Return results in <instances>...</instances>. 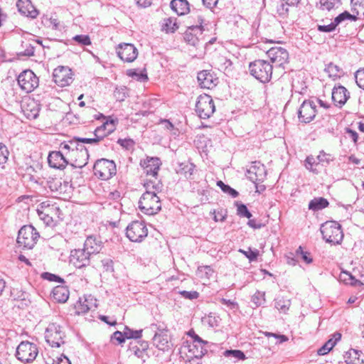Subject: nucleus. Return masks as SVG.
Segmentation results:
<instances>
[{
  "label": "nucleus",
  "instance_id": "18",
  "mask_svg": "<svg viewBox=\"0 0 364 364\" xmlns=\"http://www.w3.org/2000/svg\"><path fill=\"white\" fill-rule=\"evenodd\" d=\"M92 254L85 247L71 251L70 261L76 268H82L90 264Z\"/></svg>",
  "mask_w": 364,
  "mask_h": 364
},
{
  "label": "nucleus",
  "instance_id": "28",
  "mask_svg": "<svg viewBox=\"0 0 364 364\" xmlns=\"http://www.w3.org/2000/svg\"><path fill=\"white\" fill-rule=\"evenodd\" d=\"M170 7L178 16L186 15L190 11V4L187 0H172Z\"/></svg>",
  "mask_w": 364,
  "mask_h": 364
},
{
  "label": "nucleus",
  "instance_id": "29",
  "mask_svg": "<svg viewBox=\"0 0 364 364\" xmlns=\"http://www.w3.org/2000/svg\"><path fill=\"white\" fill-rule=\"evenodd\" d=\"M80 137L75 136L68 141H63L60 144L59 149L65 151L66 155L73 156L75 151L77 149V146L80 142Z\"/></svg>",
  "mask_w": 364,
  "mask_h": 364
},
{
  "label": "nucleus",
  "instance_id": "39",
  "mask_svg": "<svg viewBox=\"0 0 364 364\" xmlns=\"http://www.w3.org/2000/svg\"><path fill=\"white\" fill-rule=\"evenodd\" d=\"M235 205L237 207V215L241 218H251L252 215L248 210L246 205L240 201H235Z\"/></svg>",
  "mask_w": 364,
  "mask_h": 364
},
{
  "label": "nucleus",
  "instance_id": "4",
  "mask_svg": "<svg viewBox=\"0 0 364 364\" xmlns=\"http://www.w3.org/2000/svg\"><path fill=\"white\" fill-rule=\"evenodd\" d=\"M40 235L31 225H23L18 230L17 244L23 249L31 250L36 244Z\"/></svg>",
  "mask_w": 364,
  "mask_h": 364
},
{
  "label": "nucleus",
  "instance_id": "58",
  "mask_svg": "<svg viewBox=\"0 0 364 364\" xmlns=\"http://www.w3.org/2000/svg\"><path fill=\"white\" fill-rule=\"evenodd\" d=\"M296 256H301V259L306 264H310L313 262V259L310 255V252H304L301 246H299V248L296 250Z\"/></svg>",
  "mask_w": 364,
  "mask_h": 364
},
{
  "label": "nucleus",
  "instance_id": "6",
  "mask_svg": "<svg viewBox=\"0 0 364 364\" xmlns=\"http://www.w3.org/2000/svg\"><path fill=\"white\" fill-rule=\"evenodd\" d=\"M38 353L37 346L29 341H22L16 348V358L26 363H32L36 358Z\"/></svg>",
  "mask_w": 364,
  "mask_h": 364
},
{
  "label": "nucleus",
  "instance_id": "27",
  "mask_svg": "<svg viewBox=\"0 0 364 364\" xmlns=\"http://www.w3.org/2000/svg\"><path fill=\"white\" fill-rule=\"evenodd\" d=\"M346 364H362L364 360V354L362 350L350 348L344 355Z\"/></svg>",
  "mask_w": 364,
  "mask_h": 364
},
{
  "label": "nucleus",
  "instance_id": "51",
  "mask_svg": "<svg viewBox=\"0 0 364 364\" xmlns=\"http://www.w3.org/2000/svg\"><path fill=\"white\" fill-rule=\"evenodd\" d=\"M335 345L336 341H333V339H329L317 350V353L320 355H324L327 354Z\"/></svg>",
  "mask_w": 364,
  "mask_h": 364
},
{
  "label": "nucleus",
  "instance_id": "49",
  "mask_svg": "<svg viewBox=\"0 0 364 364\" xmlns=\"http://www.w3.org/2000/svg\"><path fill=\"white\" fill-rule=\"evenodd\" d=\"M144 187L146 191L154 190L153 192H159L162 189L163 184L160 181L156 182L152 180H147L144 183Z\"/></svg>",
  "mask_w": 364,
  "mask_h": 364
},
{
  "label": "nucleus",
  "instance_id": "40",
  "mask_svg": "<svg viewBox=\"0 0 364 364\" xmlns=\"http://www.w3.org/2000/svg\"><path fill=\"white\" fill-rule=\"evenodd\" d=\"M124 331L126 339H134V341H139L142 336L143 330H133L129 326H125Z\"/></svg>",
  "mask_w": 364,
  "mask_h": 364
},
{
  "label": "nucleus",
  "instance_id": "44",
  "mask_svg": "<svg viewBox=\"0 0 364 364\" xmlns=\"http://www.w3.org/2000/svg\"><path fill=\"white\" fill-rule=\"evenodd\" d=\"M291 305V301L289 299H284V298H278L275 299L274 306L280 311L285 313L289 310Z\"/></svg>",
  "mask_w": 364,
  "mask_h": 364
},
{
  "label": "nucleus",
  "instance_id": "9",
  "mask_svg": "<svg viewBox=\"0 0 364 364\" xmlns=\"http://www.w3.org/2000/svg\"><path fill=\"white\" fill-rule=\"evenodd\" d=\"M147 235L148 229L143 221H132L126 228V236L133 242H141Z\"/></svg>",
  "mask_w": 364,
  "mask_h": 364
},
{
  "label": "nucleus",
  "instance_id": "2",
  "mask_svg": "<svg viewBox=\"0 0 364 364\" xmlns=\"http://www.w3.org/2000/svg\"><path fill=\"white\" fill-rule=\"evenodd\" d=\"M323 239L328 243L339 245L343 238L341 225L336 221H326L321 225Z\"/></svg>",
  "mask_w": 364,
  "mask_h": 364
},
{
  "label": "nucleus",
  "instance_id": "50",
  "mask_svg": "<svg viewBox=\"0 0 364 364\" xmlns=\"http://www.w3.org/2000/svg\"><path fill=\"white\" fill-rule=\"evenodd\" d=\"M317 162L316 161V159L312 155L308 156L305 159V167L306 169H308L309 171L314 173H318V171L314 168V165H318Z\"/></svg>",
  "mask_w": 364,
  "mask_h": 364
},
{
  "label": "nucleus",
  "instance_id": "22",
  "mask_svg": "<svg viewBox=\"0 0 364 364\" xmlns=\"http://www.w3.org/2000/svg\"><path fill=\"white\" fill-rule=\"evenodd\" d=\"M350 97V92L343 85L335 86L332 90L331 99L334 105L341 107Z\"/></svg>",
  "mask_w": 364,
  "mask_h": 364
},
{
  "label": "nucleus",
  "instance_id": "1",
  "mask_svg": "<svg viewBox=\"0 0 364 364\" xmlns=\"http://www.w3.org/2000/svg\"><path fill=\"white\" fill-rule=\"evenodd\" d=\"M273 65L265 60H255L249 64L250 74L262 83L269 82L272 76Z\"/></svg>",
  "mask_w": 364,
  "mask_h": 364
},
{
  "label": "nucleus",
  "instance_id": "8",
  "mask_svg": "<svg viewBox=\"0 0 364 364\" xmlns=\"http://www.w3.org/2000/svg\"><path fill=\"white\" fill-rule=\"evenodd\" d=\"M215 110V103L210 95L203 94L198 96L196 104V112L200 119H208Z\"/></svg>",
  "mask_w": 364,
  "mask_h": 364
},
{
  "label": "nucleus",
  "instance_id": "60",
  "mask_svg": "<svg viewBox=\"0 0 364 364\" xmlns=\"http://www.w3.org/2000/svg\"><path fill=\"white\" fill-rule=\"evenodd\" d=\"M355 79L357 85L364 90V68L362 69L358 70L355 73Z\"/></svg>",
  "mask_w": 364,
  "mask_h": 364
},
{
  "label": "nucleus",
  "instance_id": "57",
  "mask_svg": "<svg viewBox=\"0 0 364 364\" xmlns=\"http://www.w3.org/2000/svg\"><path fill=\"white\" fill-rule=\"evenodd\" d=\"M105 122H107V124H109L106 127V134L107 136L116 129V126L119 121L117 118L112 119V117L109 116Z\"/></svg>",
  "mask_w": 364,
  "mask_h": 364
},
{
  "label": "nucleus",
  "instance_id": "17",
  "mask_svg": "<svg viewBox=\"0 0 364 364\" xmlns=\"http://www.w3.org/2000/svg\"><path fill=\"white\" fill-rule=\"evenodd\" d=\"M197 80L199 86L203 89L211 90L219 82L218 77L212 70H203L198 73Z\"/></svg>",
  "mask_w": 364,
  "mask_h": 364
},
{
  "label": "nucleus",
  "instance_id": "5",
  "mask_svg": "<svg viewBox=\"0 0 364 364\" xmlns=\"http://www.w3.org/2000/svg\"><path fill=\"white\" fill-rule=\"evenodd\" d=\"M93 171L95 176L99 179L109 180L117 173L116 164L113 160L97 159L93 166Z\"/></svg>",
  "mask_w": 364,
  "mask_h": 364
},
{
  "label": "nucleus",
  "instance_id": "23",
  "mask_svg": "<svg viewBox=\"0 0 364 364\" xmlns=\"http://www.w3.org/2000/svg\"><path fill=\"white\" fill-rule=\"evenodd\" d=\"M16 6L21 15L31 18H36L39 14L38 11L32 4L31 0H18Z\"/></svg>",
  "mask_w": 364,
  "mask_h": 364
},
{
  "label": "nucleus",
  "instance_id": "53",
  "mask_svg": "<svg viewBox=\"0 0 364 364\" xmlns=\"http://www.w3.org/2000/svg\"><path fill=\"white\" fill-rule=\"evenodd\" d=\"M338 26V25L333 19V21L328 25H317V30L321 33H331L336 31Z\"/></svg>",
  "mask_w": 364,
  "mask_h": 364
},
{
  "label": "nucleus",
  "instance_id": "21",
  "mask_svg": "<svg viewBox=\"0 0 364 364\" xmlns=\"http://www.w3.org/2000/svg\"><path fill=\"white\" fill-rule=\"evenodd\" d=\"M149 346L148 341L143 340L134 341L129 343V350L132 352L137 358L142 359L143 362H145L146 358H149L147 353Z\"/></svg>",
  "mask_w": 364,
  "mask_h": 364
},
{
  "label": "nucleus",
  "instance_id": "38",
  "mask_svg": "<svg viewBox=\"0 0 364 364\" xmlns=\"http://www.w3.org/2000/svg\"><path fill=\"white\" fill-rule=\"evenodd\" d=\"M317 164H321L322 166H326L331 162L335 160V157L328 153L325 152L323 150L319 151V154L317 156Z\"/></svg>",
  "mask_w": 364,
  "mask_h": 364
},
{
  "label": "nucleus",
  "instance_id": "42",
  "mask_svg": "<svg viewBox=\"0 0 364 364\" xmlns=\"http://www.w3.org/2000/svg\"><path fill=\"white\" fill-rule=\"evenodd\" d=\"M127 75L134 79H136L141 82H145L148 80V76L146 73L139 72L137 69H129L127 70Z\"/></svg>",
  "mask_w": 364,
  "mask_h": 364
},
{
  "label": "nucleus",
  "instance_id": "26",
  "mask_svg": "<svg viewBox=\"0 0 364 364\" xmlns=\"http://www.w3.org/2000/svg\"><path fill=\"white\" fill-rule=\"evenodd\" d=\"M195 168L196 166L194 164L190 161H185L178 164V166L176 168V172L186 179H193L192 176Z\"/></svg>",
  "mask_w": 364,
  "mask_h": 364
},
{
  "label": "nucleus",
  "instance_id": "41",
  "mask_svg": "<svg viewBox=\"0 0 364 364\" xmlns=\"http://www.w3.org/2000/svg\"><path fill=\"white\" fill-rule=\"evenodd\" d=\"M336 0H318L316 7L321 11H331L335 8Z\"/></svg>",
  "mask_w": 364,
  "mask_h": 364
},
{
  "label": "nucleus",
  "instance_id": "30",
  "mask_svg": "<svg viewBox=\"0 0 364 364\" xmlns=\"http://www.w3.org/2000/svg\"><path fill=\"white\" fill-rule=\"evenodd\" d=\"M53 297L58 303H65L69 298V289L64 286H57L53 289Z\"/></svg>",
  "mask_w": 364,
  "mask_h": 364
},
{
  "label": "nucleus",
  "instance_id": "36",
  "mask_svg": "<svg viewBox=\"0 0 364 364\" xmlns=\"http://www.w3.org/2000/svg\"><path fill=\"white\" fill-rule=\"evenodd\" d=\"M359 14L358 11H356V14H351L348 11H345L341 14H338L336 17L334 18L335 21L338 25L341 23L343 21L346 20H350L351 21H356L358 19V15Z\"/></svg>",
  "mask_w": 364,
  "mask_h": 364
},
{
  "label": "nucleus",
  "instance_id": "47",
  "mask_svg": "<svg viewBox=\"0 0 364 364\" xmlns=\"http://www.w3.org/2000/svg\"><path fill=\"white\" fill-rule=\"evenodd\" d=\"M21 46L23 48H25V50L23 51H21L18 53V56H26V57H31L34 55V46L28 43V42H22Z\"/></svg>",
  "mask_w": 364,
  "mask_h": 364
},
{
  "label": "nucleus",
  "instance_id": "13",
  "mask_svg": "<svg viewBox=\"0 0 364 364\" xmlns=\"http://www.w3.org/2000/svg\"><path fill=\"white\" fill-rule=\"evenodd\" d=\"M117 56L126 63H132L138 56V50L132 43H122L116 47Z\"/></svg>",
  "mask_w": 364,
  "mask_h": 364
},
{
  "label": "nucleus",
  "instance_id": "25",
  "mask_svg": "<svg viewBox=\"0 0 364 364\" xmlns=\"http://www.w3.org/2000/svg\"><path fill=\"white\" fill-rule=\"evenodd\" d=\"M84 247L91 254H97L103 247V242L100 237L90 235L87 237L84 242Z\"/></svg>",
  "mask_w": 364,
  "mask_h": 364
},
{
  "label": "nucleus",
  "instance_id": "19",
  "mask_svg": "<svg viewBox=\"0 0 364 364\" xmlns=\"http://www.w3.org/2000/svg\"><path fill=\"white\" fill-rule=\"evenodd\" d=\"M267 171L264 164L259 161H252L249 169L247 170L246 177L253 183L263 181L266 178Z\"/></svg>",
  "mask_w": 364,
  "mask_h": 364
},
{
  "label": "nucleus",
  "instance_id": "20",
  "mask_svg": "<svg viewBox=\"0 0 364 364\" xmlns=\"http://www.w3.org/2000/svg\"><path fill=\"white\" fill-rule=\"evenodd\" d=\"M140 165L144 170V173L147 176H152L157 178L159 171L161 166V161L158 157H147L144 161H141Z\"/></svg>",
  "mask_w": 364,
  "mask_h": 364
},
{
  "label": "nucleus",
  "instance_id": "12",
  "mask_svg": "<svg viewBox=\"0 0 364 364\" xmlns=\"http://www.w3.org/2000/svg\"><path fill=\"white\" fill-rule=\"evenodd\" d=\"M316 112L315 103L310 100H305L297 112L299 121L301 123L308 124L314 119Z\"/></svg>",
  "mask_w": 364,
  "mask_h": 364
},
{
  "label": "nucleus",
  "instance_id": "31",
  "mask_svg": "<svg viewBox=\"0 0 364 364\" xmlns=\"http://www.w3.org/2000/svg\"><path fill=\"white\" fill-rule=\"evenodd\" d=\"M81 154L79 153H75L73 154V156H71L70 155H67L68 160L69 161V164L74 168H82L85 166L87 165L88 159H89V154H85V157L83 159H81Z\"/></svg>",
  "mask_w": 364,
  "mask_h": 364
},
{
  "label": "nucleus",
  "instance_id": "33",
  "mask_svg": "<svg viewBox=\"0 0 364 364\" xmlns=\"http://www.w3.org/2000/svg\"><path fill=\"white\" fill-rule=\"evenodd\" d=\"M329 205V202L327 199L323 197L314 198L310 200L309 203V209L313 211H318L327 208Z\"/></svg>",
  "mask_w": 364,
  "mask_h": 364
},
{
  "label": "nucleus",
  "instance_id": "11",
  "mask_svg": "<svg viewBox=\"0 0 364 364\" xmlns=\"http://www.w3.org/2000/svg\"><path fill=\"white\" fill-rule=\"evenodd\" d=\"M18 84L22 90L29 93L33 91L39 85V80L31 70L22 71L17 78Z\"/></svg>",
  "mask_w": 364,
  "mask_h": 364
},
{
  "label": "nucleus",
  "instance_id": "54",
  "mask_svg": "<svg viewBox=\"0 0 364 364\" xmlns=\"http://www.w3.org/2000/svg\"><path fill=\"white\" fill-rule=\"evenodd\" d=\"M117 143L126 150L133 149L135 145V141L131 138L119 139Z\"/></svg>",
  "mask_w": 364,
  "mask_h": 364
},
{
  "label": "nucleus",
  "instance_id": "63",
  "mask_svg": "<svg viewBox=\"0 0 364 364\" xmlns=\"http://www.w3.org/2000/svg\"><path fill=\"white\" fill-rule=\"evenodd\" d=\"M210 213L214 215L213 220L215 222H218V221L223 222L225 220V219L227 218V210H226L220 209V210H218L217 212V213H216L215 210H213V212L211 211Z\"/></svg>",
  "mask_w": 364,
  "mask_h": 364
},
{
  "label": "nucleus",
  "instance_id": "10",
  "mask_svg": "<svg viewBox=\"0 0 364 364\" xmlns=\"http://www.w3.org/2000/svg\"><path fill=\"white\" fill-rule=\"evenodd\" d=\"M65 333L62 331L61 326L55 323L48 325L46 330L45 338L46 342L53 348H59L64 341Z\"/></svg>",
  "mask_w": 364,
  "mask_h": 364
},
{
  "label": "nucleus",
  "instance_id": "62",
  "mask_svg": "<svg viewBox=\"0 0 364 364\" xmlns=\"http://www.w3.org/2000/svg\"><path fill=\"white\" fill-rule=\"evenodd\" d=\"M9 151L6 146L0 143V165L4 164L8 160Z\"/></svg>",
  "mask_w": 364,
  "mask_h": 364
},
{
  "label": "nucleus",
  "instance_id": "34",
  "mask_svg": "<svg viewBox=\"0 0 364 364\" xmlns=\"http://www.w3.org/2000/svg\"><path fill=\"white\" fill-rule=\"evenodd\" d=\"M176 21V18L171 17L165 18L162 24V31L166 33H174L178 28Z\"/></svg>",
  "mask_w": 364,
  "mask_h": 364
},
{
  "label": "nucleus",
  "instance_id": "35",
  "mask_svg": "<svg viewBox=\"0 0 364 364\" xmlns=\"http://www.w3.org/2000/svg\"><path fill=\"white\" fill-rule=\"evenodd\" d=\"M324 71L328 74L330 77L337 78L341 77L343 70L338 65L329 63L326 65Z\"/></svg>",
  "mask_w": 364,
  "mask_h": 364
},
{
  "label": "nucleus",
  "instance_id": "45",
  "mask_svg": "<svg viewBox=\"0 0 364 364\" xmlns=\"http://www.w3.org/2000/svg\"><path fill=\"white\" fill-rule=\"evenodd\" d=\"M217 186L225 193L230 195L232 198H237L239 196V193L229 185L224 183L222 181L217 182Z\"/></svg>",
  "mask_w": 364,
  "mask_h": 364
},
{
  "label": "nucleus",
  "instance_id": "52",
  "mask_svg": "<svg viewBox=\"0 0 364 364\" xmlns=\"http://www.w3.org/2000/svg\"><path fill=\"white\" fill-rule=\"evenodd\" d=\"M290 6L286 4V2L282 1L281 0V2L277 6V14L282 18H284L288 16L289 9V7Z\"/></svg>",
  "mask_w": 364,
  "mask_h": 364
},
{
  "label": "nucleus",
  "instance_id": "15",
  "mask_svg": "<svg viewBox=\"0 0 364 364\" xmlns=\"http://www.w3.org/2000/svg\"><path fill=\"white\" fill-rule=\"evenodd\" d=\"M267 55L275 66L282 67L289 63V53L282 47H273L267 50Z\"/></svg>",
  "mask_w": 364,
  "mask_h": 364
},
{
  "label": "nucleus",
  "instance_id": "59",
  "mask_svg": "<svg viewBox=\"0 0 364 364\" xmlns=\"http://www.w3.org/2000/svg\"><path fill=\"white\" fill-rule=\"evenodd\" d=\"M73 40L77 42L79 45H91V40L88 35H76L73 38Z\"/></svg>",
  "mask_w": 364,
  "mask_h": 364
},
{
  "label": "nucleus",
  "instance_id": "24",
  "mask_svg": "<svg viewBox=\"0 0 364 364\" xmlns=\"http://www.w3.org/2000/svg\"><path fill=\"white\" fill-rule=\"evenodd\" d=\"M152 340L154 346L163 352L168 351L172 348L168 334L155 333Z\"/></svg>",
  "mask_w": 364,
  "mask_h": 364
},
{
  "label": "nucleus",
  "instance_id": "61",
  "mask_svg": "<svg viewBox=\"0 0 364 364\" xmlns=\"http://www.w3.org/2000/svg\"><path fill=\"white\" fill-rule=\"evenodd\" d=\"M265 294L264 292H261L259 291H257L255 294L252 297V301L257 306H261L265 301L264 299Z\"/></svg>",
  "mask_w": 364,
  "mask_h": 364
},
{
  "label": "nucleus",
  "instance_id": "37",
  "mask_svg": "<svg viewBox=\"0 0 364 364\" xmlns=\"http://www.w3.org/2000/svg\"><path fill=\"white\" fill-rule=\"evenodd\" d=\"M41 23L47 28H51L54 30L59 29V21L57 18L49 17L48 15H43L41 17Z\"/></svg>",
  "mask_w": 364,
  "mask_h": 364
},
{
  "label": "nucleus",
  "instance_id": "64",
  "mask_svg": "<svg viewBox=\"0 0 364 364\" xmlns=\"http://www.w3.org/2000/svg\"><path fill=\"white\" fill-rule=\"evenodd\" d=\"M103 269L105 272H114V262L110 258H106L101 261Z\"/></svg>",
  "mask_w": 364,
  "mask_h": 364
},
{
  "label": "nucleus",
  "instance_id": "48",
  "mask_svg": "<svg viewBox=\"0 0 364 364\" xmlns=\"http://www.w3.org/2000/svg\"><path fill=\"white\" fill-rule=\"evenodd\" d=\"M239 252L242 253L249 259L250 262H253V261L257 260V259L259 256V252L258 250H257V249L252 250L250 247H249L247 251L240 249Z\"/></svg>",
  "mask_w": 364,
  "mask_h": 364
},
{
  "label": "nucleus",
  "instance_id": "7",
  "mask_svg": "<svg viewBox=\"0 0 364 364\" xmlns=\"http://www.w3.org/2000/svg\"><path fill=\"white\" fill-rule=\"evenodd\" d=\"M205 19L202 16H198V25L188 26L183 33L184 41L192 46L196 47L200 42V36H202L205 28L203 26Z\"/></svg>",
  "mask_w": 364,
  "mask_h": 364
},
{
  "label": "nucleus",
  "instance_id": "43",
  "mask_svg": "<svg viewBox=\"0 0 364 364\" xmlns=\"http://www.w3.org/2000/svg\"><path fill=\"white\" fill-rule=\"evenodd\" d=\"M49 188L52 191H56L60 193L66 191L65 188L68 186V182H64V185L62 184L60 180H53L48 182Z\"/></svg>",
  "mask_w": 364,
  "mask_h": 364
},
{
  "label": "nucleus",
  "instance_id": "56",
  "mask_svg": "<svg viewBox=\"0 0 364 364\" xmlns=\"http://www.w3.org/2000/svg\"><path fill=\"white\" fill-rule=\"evenodd\" d=\"M41 277L43 279L48 280L49 282H58V283H64L65 282L64 279H63L62 277H60V276H58L57 274L50 273V272H43L41 274Z\"/></svg>",
  "mask_w": 364,
  "mask_h": 364
},
{
  "label": "nucleus",
  "instance_id": "46",
  "mask_svg": "<svg viewBox=\"0 0 364 364\" xmlns=\"http://www.w3.org/2000/svg\"><path fill=\"white\" fill-rule=\"evenodd\" d=\"M223 355L225 357H232L237 360H244L246 359L245 354L240 350H226Z\"/></svg>",
  "mask_w": 364,
  "mask_h": 364
},
{
  "label": "nucleus",
  "instance_id": "14",
  "mask_svg": "<svg viewBox=\"0 0 364 364\" xmlns=\"http://www.w3.org/2000/svg\"><path fill=\"white\" fill-rule=\"evenodd\" d=\"M53 80L60 87H65L70 85L73 81V73L68 66H58L53 73Z\"/></svg>",
  "mask_w": 364,
  "mask_h": 364
},
{
  "label": "nucleus",
  "instance_id": "3",
  "mask_svg": "<svg viewBox=\"0 0 364 364\" xmlns=\"http://www.w3.org/2000/svg\"><path fill=\"white\" fill-rule=\"evenodd\" d=\"M139 208L146 215H155L161 209L160 198L155 192L146 191L139 200Z\"/></svg>",
  "mask_w": 364,
  "mask_h": 364
},
{
  "label": "nucleus",
  "instance_id": "55",
  "mask_svg": "<svg viewBox=\"0 0 364 364\" xmlns=\"http://www.w3.org/2000/svg\"><path fill=\"white\" fill-rule=\"evenodd\" d=\"M109 124H107V122H103V123L97 127L95 131L93 132V134L94 136H101L100 138V141H102V140H104V139L105 137H107V134H106V127L107 126H108Z\"/></svg>",
  "mask_w": 364,
  "mask_h": 364
},
{
  "label": "nucleus",
  "instance_id": "16",
  "mask_svg": "<svg viewBox=\"0 0 364 364\" xmlns=\"http://www.w3.org/2000/svg\"><path fill=\"white\" fill-rule=\"evenodd\" d=\"M48 163L50 167L59 170H63L68 165H70L65 151L62 149L50 151L48 156Z\"/></svg>",
  "mask_w": 364,
  "mask_h": 364
},
{
  "label": "nucleus",
  "instance_id": "32",
  "mask_svg": "<svg viewBox=\"0 0 364 364\" xmlns=\"http://www.w3.org/2000/svg\"><path fill=\"white\" fill-rule=\"evenodd\" d=\"M208 341L204 340H203V343L194 342L193 343V346L189 349V351L193 353L196 358H202L208 352L206 346H208Z\"/></svg>",
  "mask_w": 364,
  "mask_h": 364
}]
</instances>
